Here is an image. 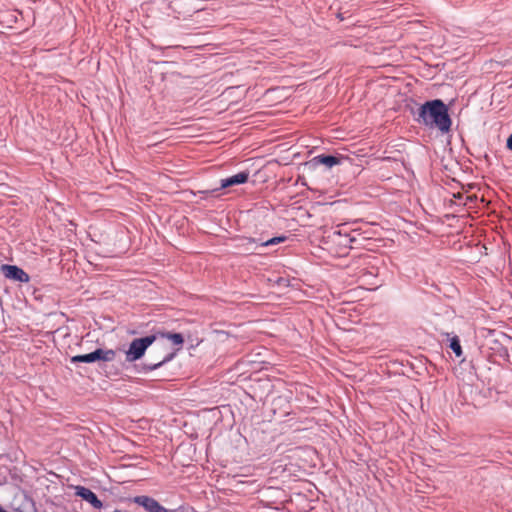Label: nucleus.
<instances>
[{"label":"nucleus","instance_id":"f257e3e1","mask_svg":"<svg viewBox=\"0 0 512 512\" xmlns=\"http://www.w3.org/2000/svg\"><path fill=\"white\" fill-rule=\"evenodd\" d=\"M414 120L429 129H437L441 134H447L451 130L452 120L448 106L441 99H433L424 102L413 113Z\"/></svg>","mask_w":512,"mask_h":512},{"label":"nucleus","instance_id":"f03ea898","mask_svg":"<svg viewBox=\"0 0 512 512\" xmlns=\"http://www.w3.org/2000/svg\"><path fill=\"white\" fill-rule=\"evenodd\" d=\"M155 334H158V338L160 337L170 340L174 345L178 346V348L175 349L174 351L167 352L160 360H158L155 363L141 364L137 368V372L140 374H148L149 372L157 370L164 366L165 364L172 361L176 357L177 352L180 350V347L184 343V337L181 333L158 331Z\"/></svg>","mask_w":512,"mask_h":512},{"label":"nucleus","instance_id":"7ed1b4c3","mask_svg":"<svg viewBox=\"0 0 512 512\" xmlns=\"http://www.w3.org/2000/svg\"><path fill=\"white\" fill-rule=\"evenodd\" d=\"M157 338L158 334H151L145 337L133 339L125 352L126 361L132 363L140 360L145 355L146 350L156 341Z\"/></svg>","mask_w":512,"mask_h":512},{"label":"nucleus","instance_id":"20e7f679","mask_svg":"<svg viewBox=\"0 0 512 512\" xmlns=\"http://www.w3.org/2000/svg\"><path fill=\"white\" fill-rule=\"evenodd\" d=\"M116 357V351L113 349H102L97 348L94 351L87 353V354H81V355H75L70 358V362L72 364L77 363H94L97 361H104V362H111Z\"/></svg>","mask_w":512,"mask_h":512},{"label":"nucleus","instance_id":"39448f33","mask_svg":"<svg viewBox=\"0 0 512 512\" xmlns=\"http://www.w3.org/2000/svg\"><path fill=\"white\" fill-rule=\"evenodd\" d=\"M249 179L248 171H241L238 174L220 180V186L214 189L199 191L204 196H216L217 192L235 185L245 184Z\"/></svg>","mask_w":512,"mask_h":512},{"label":"nucleus","instance_id":"423d86ee","mask_svg":"<svg viewBox=\"0 0 512 512\" xmlns=\"http://www.w3.org/2000/svg\"><path fill=\"white\" fill-rule=\"evenodd\" d=\"M75 495L80 497L82 500L88 502L93 508L101 509L104 508L107 510L108 506H104L102 501L97 497V495L89 488L85 486H75Z\"/></svg>","mask_w":512,"mask_h":512},{"label":"nucleus","instance_id":"0eeeda50","mask_svg":"<svg viewBox=\"0 0 512 512\" xmlns=\"http://www.w3.org/2000/svg\"><path fill=\"white\" fill-rule=\"evenodd\" d=\"M1 270L4 276L8 279L21 283H27L30 280L29 275L22 268L16 265L4 264L2 265Z\"/></svg>","mask_w":512,"mask_h":512},{"label":"nucleus","instance_id":"6e6552de","mask_svg":"<svg viewBox=\"0 0 512 512\" xmlns=\"http://www.w3.org/2000/svg\"><path fill=\"white\" fill-rule=\"evenodd\" d=\"M133 501L148 512H165L166 509L157 500L146 495L136 496Z\"/></svg>","mask_w":512,"mask_h":512},{"label":"nucleus","instance_id":"1a4fd4ad","mask_svg":"<svg viewBox=\"0 0 512 512\" xmlns=\"http://www.w3.org/2000/svg\"><path fill=\"white\" fill-rule=\"evenodd\" d=\"M313 161L318 164H323L328 168H332L333 166L341 163V159L339 157L325 154L314 157Z\"/></svg>","mask_w":512,"mask_h":512},{"label":"nucleus","instance_id":"9d476101","mask_svg":"<svg viewBox=\"0 0 512 512\" xmlns=\"http://www.w3.org/2000/svg\"><path fill=\"white\" fill-rule=\"evenodd\" d=\"M449 347L454 352V354L457 357H461L463 354L462 347L460 344V339L458 336L454 335L452 338L449 339Z\"/></svg>","mask_w":512,"mask_h":512},{"label":"nucleus","instance_id":"9b49d317","mask_svg":"<svg viewBox=\"0 0 512 512\" xmlns=\"http://www.w3.org/2000/svg\"><path fill=\"white\" fill-rule=\"evenodd\" d=\"M286 240H287V237L284 236V235L275 236V237H272V238H270L268 240L262 241L260 243V246L261 247L273 246V245H277V244L283 243Z\"/></svg>","mask_w":512,"mask_h":512},{"label":"nucleus","instance_id":"f8f14e48","mask_svg":"<svg viewBox=\"0 0 512 512\" xmlns=\"http://www.w3.org/2000/svg\"><path fill=\"white\" fill-rule=\"evenodd\" d=\"M506 148L510 151H512V134L508 137L506 141Z\"/></svg>","mask_w":512,"mask_h":512},{"label":"nucleus","instance_id":"ddd939ff","mask_svg":"<svg viewBox=\"0 0 512 512\" xmlns=\"http://www.w3.org/2000/svg\"><path fill=\"white\" fill-rule=\"evenodd\" d=\"M0 512H7V511L0 507Z\"/></svg>","mask_w":512,"mask_h":512}]
</instances>
